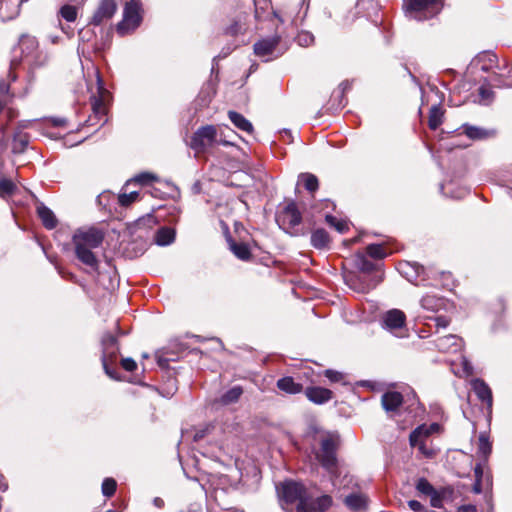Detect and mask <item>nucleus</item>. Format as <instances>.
Instances as JSON below:
<instances>
[{"label":"nucleus","mask_w":512,"mask_h":512,"mask_svg":"<svg viewBox=\"0 0 512 512\" xmlns=\"http://www.w3.org/2000/svg\"><path fill=\"white\" fill-rule=\"evenodd\" d=\"M7 89H8V87L5 84H0L1 91L7 90Z\"/></svg>","instance_id":"nucleus-60"},{"label":"nucleus","mask_w":512,"mask_h":512,"mask_svg":"<svg viewBox=\"0 0 512 512\" xmlns=\"http://www.w3.org/2000/svg\"><path fill=\"white\" fill-rule=\"evenodd\" d=\"M307 399L317 405L329 402L333 397V392L327 388L310 386L305 389Z\"/></svg>","instance_id":"nucleus-16"},{"label":"nucleus","mask_w":512,"mask_h":512,"mask_svg":"<svg viewBox=\"0 0 512 512\" xmlns=\"http://www.w3.org/2000/svg\"><path fill=\"white\" fill-rule=\"evenodd\" d=\"M16 64H17L16 59H15V58H14V59H12V61H11V66H12V67H15V66H16Z\"/></svg>","instance_id":"nucleus-62"},{"label":"nucleus","mask_w":512,"mask_h":512,"mask_svg":"<svg viewBox=\"0 0 512 512\" xmlns=\"http://www.w3.org/2000/svg\"><path fill=\"white\" fill-rule=\"evenodd\" d=\"M344 502L349 509L353 511H361L366 509L368 499L362 493H352L345 497Z\"/></svg>","instance_id":"nucleus-24"},{"label":"nucleus","mask_w":512,"mask_h":512,"mask_svg":"<svg viewBox=\"0 0 512 512\" xmlns=\"http://www.w3.org/2000/svg\"><path fill=\"white\" fill-rule=\"evenodd\" d=\"M297 43L302 47H308L314 43V35L309 31H301L296 37Z\"/></svg>","instance_id":"nucleus-41"},{"label":"nucleus","mask_w":512,"mask_h":512,"mask_svg":"<svg viewBox=\"0 0 512 512\" xmlns=\"http://www.w3.org/2000/svg\"><path fill=\"white\" fill-rule=\"evenodd\" d=\"M442 6L443 0H404L406 12L418 20L438 14Z\"/></svg>","instance_id":"nucleus-6"},{"label":"nucleus","mask_w":512,"mask_h":512,"mask_svg":"<svg viewBox=\"0 0 512 512\" xmlns=\"http://www.w3.org/2000/svg\"><path fill=\"white\" fill-rule=\"evenodd\" d=\"M502 76L503 75H499V74L494 73L492 81L496 83L497 87H511L512 86V82L502 81L500 79V77H502Z\"/></svg>","instance_id":"nucleus-52"},{"label":"nucleus","mask_w":512,"mask_h":512,"mask_svg":"<svg viewBox=\"0 0 512 512\" xmlns=\"http://www.w3.org/2000/svg\"><path fill=\"white\" fill-rule=\"evenodd\" d=\"M470 66L483 72H489L494 68L502 69L498 64L497 56L491 51H483L476 55L472 59Z\"/></svg>","instance_id":"nucleus-14"},{"label":"nucleus","mask_w":512,"mask_h":512,"mask_svg":"<svg viewBox=\"0 0 512 512\" xmlns=\"http://www.w3.org/2000/svg\"><path fill=\"white\" fill-rule=\"evenodd\" d=\"M442 120L443 111L438 105H433L429 111L428 125L430 129L436 130L442 124Z\"/></svg>","instance_id":"nucleus-33"},{"label":"nucleus","mask_w":512,"mask_h":512,"mask_svg":"<svg viewBox=\"0 0 512 512\" xmlns=\"http://www.w3.org/2000/svg\"><path fill=\"white\" fill-rule=\"evenodd\" d=\"M440 426L437 423H432L429 426L427 425H420L416 429H414L410 436H409V442L410 444H414L417 441H420V438H428L431 434L437 432L439 430Z\"/></svg>","instance_id":"nucleus-21"},{"label":"nucleus","mask_w":512,"mask_h":512,"mask_svg":"<svg viewBox=\"0 0 512 512\" xmlns=\"http://www.w3.org/2000/svg\"><path fill=\"white\" fill-rule=\"evenodd\" d=\"M29 144V136L25 133H17L15 134L12 142V151L13 153L20 154L23 153Z\"/></svg>","instance_id":"nucleus-32"},{"label":"nucleus","mask_w":512,"mask_h":512,"mask_svg":"<svg viewBox=\"0 0 512 512\" xmlns=\"http://www.w3.org/2000/svg\"><path fill=\"white\" fill-rule=\"evenodd\" d=\"M95 74H96V79H97L98 96L93 95L91 97V105H92L94 117L98 118L99 120H102V118L106 116V107L104 104V99L108 92L103 86V82L99 75V72L96 71Z\"/></svg>","instance_id":"nucleus-13"},{"label":"nucleus","mask_w":512,"mask_h":512,"mask_svg":"<svg viewBox=\"0 0 512 512\" xmlns=\"http://www.w3.org/2000/svg\"><path fill=\"white\" fill-rule=\"evenodd\" d=\"M479 453L486 458L491 452V444L485 434L479 436Z\"/></svg>","instance_id":"nucleus-45"},{"label":"nucleus","mask_w":512,"mask_h":512,"mask_svg":"<svg viewBox=\"0 0 512 512\" xmlns=\"http://www.w3.org/2000/svg\"><path fill=\"white\" fill-rule=\"evenodd\" d=\"M425 441H426V438L421 437V438H420V441H417V442H415L414 444H410V445H411L412 447H418L419 451H420L423 455H425V456H426V457H428V458H431V457H433L434 452H433V450H432V449L427 448Z\"/></svg>","instance_id":"nucleus-47"},{"label":"nucleus","mask_w":512,"mask_h":512,"mask_svg":"<svg viewBox=\"0 0 512 512\" xmlns=\"http://www.w3.org/2000/svg\"><path fill=\"white\" fill-rule=\"evenodd\" d=\"M103 239V234L95 228L79 229L72 238L77 259L94 271L99 267L94 250L101 246Z\"/></svg>","instance_id":"nucleus-1"},{"label":"nucleus","mask_w":512,"mask_h":512,"mask_svg":"<svg viewBox=\"0 0 512 512\" xmlns=\"http://www.w3.org/2000/svg\"><path fill=\"white\" fill-rule=\"evenodd\" d=\"M421 306L429 311H438L444 306V299L435 295H426L421 299Z\"/></svg>","instance_id":"nucleus-30"},{"label":"nucleus","mask_w":512,"mask_h":512,"mask_svg":"<svg viewBox=\"0 0 512 512\" xmlns=\"http://www.w3.org/2000/svg\"><path fill=\"white\" fill-rule=\"evenodd\" d=\"M337 443L332 436L321 439L320 448L316 452V458L321 466L330 474L334 487H337L336 478L338 463L336 457Z\"/></svg>","instance_id":"nucleus-2"},{"label":"nucleus","mask_w":512,"mask_h":512,"mask_svg":"<svg viewBox=\"0 0 512 512\" xmlns=\"http://www.w3.org/2000/svg\"><path fill=\"white\" fill-rule=\"evenodd\" d=\"M37 214L41 219L43 225L47 229H53L57 225V219L51 209L46 207L44 204H39L37 206Z\"/></svg>","instance_id":"nucleus-26"},{"label":"nucleus","mask_w":512,"mask_h":512,"mask_svg":"<svg viewBox=\"0 0 512 512\" xmlns=\"http://www.w3.org/2000/svg\"><path fill=\"white\" fill-rule=\"evenodd\" d=\"M434 322L437 331L439 330V328H446L449 325V320L445 317H436L434 319Z\"/></svg>","instance_id":"nucleus-54"},{"label":"nucleus","mask_w":512,"mask_h":512,"mask_svg":"<svg viewBox=\"0 0 512 512\" xmlns=\"http://www.w3.org/2000/svg\"><path fill=\"white\" fill-rule=\"evenodd\" d=\"M416 489L420 493H422L424 495H427V496H429L430 494L435 493V488L425 478H420L417 481Z\"/></svg>","instance_id":"nucleus-44"},{"label":"nucleus","mask_w":512,"mask_h":512,"mask_svg":"<svg viewBox=\"0 0 512 512\" xmlns=\"http://www.w3.org/2000/svg\"><path fill=\"white\" fill-rule=\"evenodd\" d=\"M464 134L472 140H482L489 136V132L476 126L463 125Z\"/></svg>","instance_id":"nucleus-34"},{"label":"nucleus","mask_w":512,"mask_h":512,"mask_svg":"<svg viewBox=\"0 0 512 512\" xmlns=\"http://www.w3.org/2000/svg\"><path fill=\"white\" fill-rule=\"evenodd\" d=\"M243 394V389L241 386H234L228 391H226L220 398V403L223 405H230L236 403L241 395Z\"/></svg>","instance_id":"nucleus-31"},{"label":"nucleus","mask_w":512,"mask_h":512,"mask_svg":"<svg viewBox=\"0 0 512 512\" xmlns=\"http://www.w3.org/2000/svg\"><path fill=\"white\" fill-rule=\"evenodd\" d=\"M276 386L287 394H299L303 391V385L294 380L293 377L285 376L277 380Z\"/></svg>","instance_id":"nucleus-19"},{"label":"nucleus","mask_w":512,"mask_h":512,"mask_svg":"<svg viewBox=\"0 0 512 512\" xmlns=\"http://www.w3.org/2000/svg\"><path fill=\"white\" fill-rule=\"evenodd\" d=\"M16 185L9 179L3 178L0 180V197L6 199L14 194Z\"/></svg>","instance_id":"nucleus-37"},{"label":"nucleus","mask_w":512,"mask_h":512,"mask_svg":"<svg viewBox=\"0 0 512 512\" xmlns=\"http://www.w3.org/2000/svg\"><path fill=\"white\" fill-rule=\"evenodd\" d=\"M228 117L230 121L233 123V125L239 130L247 132L249 134L253 132L252 123L248 119H246L242 114L235 111H229Z\"/></svg>","instance_id":"nucleus-27"},{"label":"nucleus","mask_w":512,"mask_h":512,"mask_svg":"<svg viewBox=\"0 0 512 512\" xmlns=\"http://www.w3.org/2000/svg\"><path fill=\"white\" fill-rule=\"evenodd\" d=\"M280 500L288 505L297 503V512H305L307 508V492L305 487L295 481H285L277 487Z\"/></svg>","instance_id":"nucleus-3"},{"label":"nucleus","mask_w":512,"mask_h":512,"mask_svg":"<svg viewBox=\"0 0 512 512\" xmlns=\"http://www.w3.org/2000/svg\"><path fill=\"white\" fill-rule=\"evenodd\" d=\"M142 22V4L139 0L126 2L123 19L117 24V33L121 36L133 32Z\"/></svg>","instance_id":"nucleus-5"},{"label":"nucleus","mask_w":512,"mask_h":512,"mask_svg":"<svg viewBox=\"0 0 512 512\" xmlns=\"http://www.w3.org/2000/svg\"><path fill=\"white\" fill-rule=\"evenodd\" d=\"M339 89L341 90V93L343 94L345 91L349 90L350 89V83L349 81H343L340 85H339Z\"/></svg>","instance_id":"nucleus-57"},{"label":"nucleus","mask_w":512,"mask_h":512,"mask_svg":"<svg viewBox=\"0 0 512 512\" xmlns=\"http://www.w3.org/2000/svg\"><path fill=\"white\" fill-rule=\"evenodd\" d=\"M157 179L156 175L152 173H141L135 177V181L140 184H147L149 182L155 181Z\"/></svg>","instance_id":"nucleus-49"},{"label":"nucleus","mask_w":512,"mask_h":512,"mask_svg":"<svg viewBox=\"0 0 512 512\" xmlns=\"http://www.w3.org/2000/svg\"><path fill=\"white\" fill-rule=\"evenodd\" d=\"M175 239V231L169 227L160 228L155 234V242L159 246H167Z\"/></svg>","instance_id":"nucleus-28"},{"label":"nucleus","mask_w":512,"mask_h":512,"mask_svg":"<svg viewBox=\"0 0 512 512\" xmlns=\"http://www.w3.org/2000/svg\"><path fill=\"white\" fill-rule=\"evenodd\" d=\"M21 0H1L0 16L3 20H11L19 14Z\"/></svg>","instance_id":"nucleus-20"},{"label":"nucleus","mask_w":512,"mask_h":512,"mask_svg":"<svg viewBox=\"0 0 512 512\" xmlns=\"http://www.w3.org/2000/svg\"><path fill=\"white\" fill-rule=\"evenodd\" d=\"M332 504V498L329 495H323L318 497L316 500H311L308 497L307 508L305 512H324Z\"/></svg>","instance_id":"nucleus-23"},{"label":"nucleus","mask_w":512,"mask_h":512,"mask_svg":"<svg viewBox=\"0 0 512 512\" xmlns=\"http://www.w3.org/2000/svg\"><path fill=\"white\" fill-rule=\"evenodd\" d=\"M435 345L441 352L456 353L462 348V339L454 334H449L437 338Z\"/></svg>","instance_id":"nucleus-15"},{"label":"nucleus","mask_w":512,"mask_h":512,"mask_svg":"<svg viewBox=\"0 0 512 512\" xmlns=\"http://www.w3.org/2000/svg\"><path fill=\"white\" fill-rule=\"evenodd\" d=\"M217 142V130L213 125L199 128L191 139V148L201 152Z\"/></svg>","instance_id":"nucleus-9"},{"label":"nucleus","mask_w":512,"mask_h":512,"mask_svg":"<svg viewBox=\"0 0 512 512\" xmlns=\"http://www.w3.org/2000/svg\"><path fill=\"white\" fill-rule=\"evenodd\" d=\"M116 11L117 3L115 0H100L93 16L91 17L90 24L99 26L110 20Z\"/></svg>","instance_id":"nucleus-12"},{"label":"nucleus","mask_w":512,"mask_h":512,"mask_svg":"<svg viewBox=\"0 0 512 512\" xmlns=\"http://www.w3.org/2000/svg\"><path fill=\"white\" fill-rule=\"evenodd\" d=\"M302 216L295 202L288 203L277 215L276 221L281 229L292 236L304 235L301 227Z\"/></svg>","instance_id":"nucleus-4"},{"label":"nucleus","mask_w":512,"mask_h":512,"mask_svg":"<svg viewBox=\"0 0 512 512\" xmlns=\"http://www.w3.org/2000/svg\"><path fill=\"white\" fill-rule=\"evenodd\" d=\"M311 244L316 249H324L328 247V233L324 229L315 230L311 235Z\"/></svg>","instance_id":"nucleus-29"},{"label":"nucleus","mask_w":512,"mask_h":512,"mask_svg":"<svg viewBox=\"0 0 512 512\" xmlns=\"http://www.w3.org/2000/svg\"><path fill=\"white\" fill-rule=\"evenodd\" d=\"M479 103L483 105H489L494 99V92L489 87V84H483L478 89Z\"/></svg>","instance_id":"nucleus-35"},{"label":"nucleus","mask_w":512,"mask_h":512,"mask_svg":"<svg viewBox=\"0 0 512 512\" xmlns=\"http://www.w3.org/2000/svg\"><path fill=\"white\" fill-rule=\"evenodd\" d=\"M201 437H203V434H199V433H196V434H195V439H196V440H197V439H199V438H201Z\"/></svg>","instance_id":"nucleus-64"},{"label":"nucleus","mask_w":512,"mask_h":512,"mask_svg":"<svg viewBox=\"0 0 512 512\" xmlns=\"http://www.w3.org/2000/svg\"><path fill=\"white\" fill-rule=\"evenodd\" d=\"M408 506L414 512H422L424 510V506L417 500L408 501Z\"/></svg>","instance_id":"nucleus-53"},{"label":"nucleus","mask_w":512,"mask_h":512,"mask_svg":"<svg viewBox=\"0 0 512 512\" xmlns=\"http://www.w3.org/2000/svg\"><path fill=\"white\" fill-rule=\"evenodd\" d=\"M160 503H162V500H161V499L156 498V499H155V504L159 506V505H160Z\"/></svg>","instance_id":"nucleus-63"},{"label":"nucleus","mask_w":512,"mask_h":512,"mask_svg":"<svg viewBox=\"0 0 512 512\" xmlns=\"http://www.w3.org/2000/svg\"><path fill=\"white\" fill-rule=\"evenodd\" d=\"M325 376L332 382H338L342 378L341 373L331 369L325 371Z\"/></svg>","instance_id":"nucleus-51"},{"label":"nucleus","mask_w":512,"mask_h":512,"mask_svg":"<svg viewBox=\"0 0 512 512\" xmlns=\"http://www.w3.org/2000/svg\"><path fill=\"white\" fill-rule=\"evenodd\" d=\"M457 512H477L474 505H463L458 508Z\"/></svg>","instance_id":"nucleus-56"},{"label":"nucleus","mask_w":512,"mask_h":512,"mask_svg":"<svg viewBox=\"0 0 512 512\" xmlns=\"http://www.w3.org/2000/svg\"><path fill=\"white\" fill-rule=\"evenodd\" d=\"M299 178L304 182V187L309 192L313 193L318 189V178L310 173H302Z\"/></svg>","instance_id":"nucleus-36"},{"label":"nucleus","mask_w":512,"mask_h":512,"mask_svg":"<svg viewBox=\"0 0 512 512\" xmlns=\"http://www.w3.org/2000/svg\"><path fill=\"white\" fill-rule=\"evenodd\" d=\"M326 222L340 233H344L348 230V224L346 221L339 220L332 215H326Z\"/></svg>","instance_id":"nucleus-40"},{"label":"nucleus","mask_w":512,"mask_h":512,"mask_svg":"<svg viewBox=\"0 0 512 512\" xmlns=\"http://www.w3.org/2000/svg\"><path fill=\"white\" fill-rule=\"evenodd\" d=\"M38 43L34 37L22 36L19 40L18 48L15 49V53L20 51L23 60L30 63L33 59V53L36 51Z\"/></svg>","instance_id":"nucleus-17"},{"label":"nucleus","mask_w":512,"mask_h":512,"mask_svg":"<svg viewBox=\"0 0 512 512\" xmlns=\"http://www.w3.org/2000/svg\"><path fill=\"white\" fill-rule=\"evenodd\" d=\"M366 251L370 257L375 259H382L387 255L384 251V247L380 244L368 245Z\"/></svg>","instance_id":"nucleus-39"},{"label":"nucleus","mask_w":512,"mask_h":512,"mask_svg":"<svg viewBox=\"0 0 512 512\" xmlns=\"http://www.w3.org/2000/svg\"><path fill=\"white\" fill-rule=\"evenodd\" d=\"M431 497V506L435 508H440L442 505V500L439 497L437 491L435 490V493L429 495Z\"/></svg>","instance_id":"nucleus-55"},{"label":"nucleus","mask_w":512,"mask_h":512,"mask_svg":"<svg viewBox=\"0 0 512 512\" xmlns=\"http://www.w3.org/2000/svg\"><path fill=\"white\" fill-rule=\"evenodd\" d=\"M146 221H147V222H149V223L153 222V218H152V216H150V215H149V216L147 217V219H145V218L139 219V220L137 221L136 225H137L138 227H140V226H142V224H144V222H146Z\"/></svg>","instance_id":"nucleus-58"},{"label":"nucleus","mask_w":512,"mask_h":512,"mask_svg":"<svg viewBox=\"0 0 512 512\" xmlns=\"http://www.w3.org/2000/svg\"><path fill=\"white\" fill-rule=\"evenodd\" d=\"M116 481L113 478H106L102 483V493L106 497H111L116 491Z\"/></svg>","instance_id":"nucleus-42"},{"label":"nucleus","mask_w":512,"mask_h":512,"mask_svg":"<svg viewBox=\"0 0 512 512\" xmlns=\"http://www.w3.org/2000/svg\"><path fill=\"white\" fill-rule=\"evenodd\" d=\"M508 304L505 298L498 297L490 306L492 314L491 331L493 333H500L509 329L507 321Z\"/></svg>","instance_id":"nucleus-7"},{"label":"nucleus","mask_w":512,"mask_h":512,"mask_svg":"<svg viewBox=\"0 0 512 512\" xmlns=\"http://www.w3.org/2000/svg\"><path fill=\"white\" fill-rule=\"evenodd\" d=\"M357 266L363 272H370L374 269V264L369 261L364 255L357 257Z\"/></svg>","instance_id":"nucleus-48"},{"label":"nucleus","mask_w":512,"mask_h":512,"mask_svg":"<svg viewBox=\"0 0 512 512\" xmlns=\"http://www.w3.org/2000/svg\"><path fill=\"white\" fill-rule=\"evenodd\" d=\"M406 316L398 309H391L382 316V327L396 336H402Z\"/></svg>","instance_id":"nucleus-11"},{"label":"nucleus","mask_w":512,"mask_h":512,"mask_svg":"<svg viewBox=\"0 0 512 512\" xmlns=\"http://www.w3.org/2000/svg\"><path fill=\"white\" fill-rule=\"evenodd\" d=\"M402 402V394L396 391H388L384 393L381 398L382 407L387 412L396 411L401 406Z\"/></svg>","instance_id":"nucleus-18"},{"label":"nucleus","mask_w":512,"mask_h":512,"mask_svg":"<svg viewBox=\"0 0 512 512\" xmlns=\"http://www.w3.org/2000/svg\"><path fill=\"white\" fill-rule=\"evenodd\" d=\"M282 133H283V136L290 137V131L289 130H284Z\"/></svg>","instance_id":"nucleus-61"},{"label":"nucleus","mask_w":512,"mask_h":512,"mask_svg":"<svg viewBox=\"0 0 512 512\" xmlns=\"http://www.w3.org/2000/svg\"><path fill=\"white\" fill-rule=\"evenodd\" d=\"M101 344H102L101 360H102L103 368H104L106 374L110 378L117 379L115 373L109 368V361L112 362L116 358L117 353L119 351L117 339L111 333H106L102 337Z\"/></svg>","instance_id":"nucleus-8"},{"label":"nucleus","mask_w":512,"mask_h":512,"mask_svg":"<svg viewBox=\"0 0 512 512\" xmlns=\"http://www.w3.org/2000/svg\"><path fill=\"white\" fill-rule=\"evenodd\" d=\"M215 144H221L224 146L233 145V143L231 141L223 140V139H219V140L217 139V142Z\"/></svg>","instance_id":"nucleus-59"},{"label":"nucleus","mask_w":512,"mask_h":512,"mask_svg":"<svg viewBox=\"0 0 512 512\" xmlns=\"http://www.w3.org/2000/svg\"><path fill=\"white\" fill-rule=\"evenodd\" d=\"M138 196L139 193L136 191L123 193L119 195L118 201L121 206H129L131 203L137 200Z\"/></svg>","instance_id":"nucleus-46"},{"label":"nucleus","mask_w":512,"mask_h":512,"mask_svg":"<svg viewBox=\"0 0 512 512\" xmlns=\"http://www.w3.org/2000/svg\"><path fill=\"white\" fill-rule=\"evenodd\" d=\"M243 31V23L241 19H233L231 20L230 25H228L225 29V33L231 36H236Z\"/></svg>","instance_id":"nucleus-43"},{"label":"nucleus","mask_w":512,"mask_h":512,"mask_svg":"<svg viewBox=\"0 0 512 512\" xmlns=\"http://www.w3.org/2000/svg\"><path fill=\"white\" fill-rule=\"evenodd\" d=\"M229 249L240 260L246 261L251 257V251L248 244L244 242H236L233 239H228Z\"/></svg>","instance_id":"nucleus-25"},{"label":"nucleus","mask_w":512,"mask_h":512,"mask_svg":"<svg viewBox=\"0 0 512 512\" xmlns=\"http://www.w3.org/2000/svg\"><path fill=\"white\" fill-rule=\"evenodd\" d=\"M61 17L68 22H74L77 18V8L73 5H64L59 11Z\"/></svg>","instance_id":"nucleus-38"},{"label":"nucleus","mask_w":512,"mask_h":512,"mask_svg":"<svg viewBox=\"0 0 512 512\" xmlns=\"http://www.w3.org/2000/svg\"><path fill=\"white\" fill-rule=\"evenodd\" d=\"M121 365L123 369H125L128 372H132L136 369L137 364L132 358H123L121 360Z\"/></svg>","instance_id":"nucleus-50"},{"label":"nucleus","mask_w":512,"mask_h":512,"mask_svg":"<svg viewBox=\"0 0 512 512\" xmlns=\"http://www.w3.org/2000/svg\"><path fill=\"white\" fill-rule=\"evenodd\" d=\"M472 389L477 397L486 402L488 405L492 404V392L489 386L481 379H475L472 381Z\"/></svg>","instance_id":"nucleus-22"},{"label":"nucleus","mask_w":512,"mask_h":512,"mask_svg":"<svg viewBox=\"0 0 512 512\" xmlns=\"http://www.w3.org/2000/svg\"><path fill=\"white\" fill-rule=\"evenodd\" d=\"M280 43L281 37L278 35L262 39L254 44V52L257 56L270 60L272 57H278L283 53V50L278 49Z\"/></svg>","instance_id":"nucleus-10"}]
</instances>
